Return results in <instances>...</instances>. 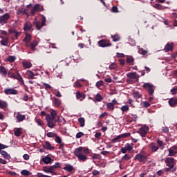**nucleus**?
Listing matches in <instances>:
<instances>
[{
	"label": "nucleus",
	"instance_id": "obj_22",
	"mask_svg": "<svg viewBox=\"0 0 177 177\" xmlns=\"http://www.w3.org/2000/svg\"><path fill=\"white\" fill-rule=\"evenodd\" d=\"M16 120H17L18 122H22V121H24V120H26V115H23L19 113L16 116Z\"/></svg>",
	"mask_w": 177,
	"mask_h": 177
},
{
	"label": "nucleus",
	"instance_id": "obj_36",
	"mask_svg": "<svg viewBox=\"0 0 177 177\" xmlns=\"http://www.w3.org/2000/svg\"><path fill=\"white\" fill-rule=\"evenodd\" d=\"M95 102H102V100H103V97L102 96V95H100V93H97L95 96Z\"/></svg>",
	"mask_w": 177,
	"mask_h": 177
},
{
	"label": "nucleus",
	"instance_id": "obj_53",
	"mask_svg": "<svg viewBox=\"0 0 177 177\" xmlns=\"http://www.w3.org/2000/svg\"><path fill=\"white\" fill-rule=\"evenodd\" d=\"M120 139H121V136L119 135L116 138L112 139L111 142H112V143H117V142H118V140H120Z\"/></svg>",
	"mask_w": 177,
	"mask_h": 177
},
{
	"label": "nucleus",
	"instance_id": "obj_30",
	"mask_svg": "<svg viewBox=\"0 0 177 177\" xmlns=\"http://www.w3.org/2000/svg\"><path fill=\"white\" fill-rule=\"evenodd\" d=\"M63 169H64V171H67L68 172H71L72 171H74V167L71 165H66V166L64 167Z\"/></svg>",
	"mask_w": 177,
	"mask_h": 177
},
{
	"label": "nucleus",
	"instance_id": "obj_59",
	"mask_svg": "<svg viewBox=\"0 0 177 177\" xmlns=\"http://www.w3.org/2000/svg\"><path fill=\"white\" fill-rule=\"evenodd\" d=\"M102 85H103V81H98L96 82V84H95L97 88H100V86H102Z\"/></svg>",
	"mask_w": 177,
	"mask_h": 177
},
{
	"label": "nucleus",
	"instance_id": "obj_20",
	"mask_svg": "<svg viewBox=\"0 0 177 177\" xmlns=\"http://www.w3.org/2000/svg\"><path fill=\"white\" fill-rule=\"evenodd\" d=\"M165 52H169L170 51H173L174 50V43H167L165 46Z\"/></svg>",
	"mask_w": 177,
	"mask_h": 177
},
{
	"label": "nucleus",
	"instance_id": "obj_1",
	"mask_svg": "<svg viewBox=\"0 0 177 177\" xmlns=\"http://www.w3.org/2000/svg\"><path fill=\"white\" fill-rule=\"evenodd\" d=\"M82 150H84V147H80L75 149L74 154L75 157H77L78 161L85 162L88 160V157L82 153Z\"/></svg>",
	"mask_w": 177,
	"mask_h": 177
},
{
	"label": "nucleus",
	"instance_id": "obj_61",
	"mask_svg": "<svg viewBox=\"0 0 177 177\" xmlns=\"http://www.w3.org/2000/svg\"><path fill=\"white\" fill-rule=\"evenodd\" d=\"M170 92L171 93L172 95H176V87H174L171 89Z\"/></svg>",
	"mask_w": 177,
	"mask_h": 177
},
{
	"label": "nucleus",
	"instance_id": "obj_60",
	"mask_svg": "<svg viewBox=\"0 0 177 177\" xmlns=\"http://www.w3.org/2000/svg\"><path fill=\"white\" fill-rule=\"evenodd\" d=\"M44 86H45V89H50L52 88L51 85L46 83H44Z\"/></svg>",
	"mask_w": 177,
	"mask_h": 177
},
{
	"label": "nucleus",
	"instance_id": "obj_47",
	"mask_svg": "<svg viewBox=\"0 0 177 177\" xmlns=\"http://www.w3.org/2000/svg\"><path fill=\"white\" fill-rule=\"evenodd\" d=\"M107 108L109 109V110H114V104L113 102H109L107 104Z\"/></svg>",
	"mask_w": 177,
	"mask_h": 177
},
{
	"label": "nucleus",
	"instance_id": "obj_17",
	"mask_svg": "<svg viewBox=\"0 0 177 177\" xmlns=\"http://www.w3.org/2000/svg\"><path fill=\"white\" fill-rule=\"evenodd\" d=\"M43 171L46 174H53V175H57L56 173L53 172V171H55V168L53 167V165L50 166V167H44Z\"/></svg>",
	"mask_w": 177,
	"mask_h": 177
},
{
	"label": "nucleus",
	"instance_id": "obj_26",
	"mask_svg": "<svg viewBox=\"0 0 177 177\" xmlns=\"http://www.w3.org/2000/svg\"><path fill=\"white\" fill-rule=\"evenodd\" d=\"M15 80H17L19 81L21 85H24V80H23V77L19 73V71H17V77H15Z\"/></svg>",
	"mask_w": 177,
	"mask_h": 177
},
{
	"label": "nucleus",
	"instance_id": "obj_3",
	"mask_svg": "<svg viewBox=\"0 0 177 177\" xmlns=\"http://www.w3.org/2000/svg\"><path fill=\"white\" fill-rule=\"evenodd\" d=\"M8 145H5L3 144H0V154L3 157V158H6V160H10L12 157L6 151L4 150V149H8Z\"/></svg>",
	"mask_w": 177,
	"mask_h": 177
},
{
	"label": "nucleus",
	"instance_id": "obj_18",
	"mask_svg": "<svg viewBox=\"0 0 177 177\" xmlns=\"http://www.w3.org/2000/svg\"><path fill=\"white\" fill-rule=\"evenodd\" d=\"M176 153H177V146L174 145L169 149L168 156L169 157H174V156H175V154H176Z\"/></svg>",
	"mask_w": 177,
	"mask_h": 177
},
{
	"label": "nucleus",
	"instance_id": "obj_48",
	"mask_svg": "<svg viewBox=\"0 0 177 177\" xmlns=\"http://www.w3.org/2000/svg\"><path fill=\"white\" fill-rule=\"evenodd\" d=\"M91 160H100V155L97 153H93L91 156Z\"/></svg>",
	"mask_w": 177,
	"mask_h": 177
},
{
	"label": "nucleus",
	"instance_id": "obj_5",
	"mask_svg": "<svg viewBox=\"0 0 177 177\" xmlns=\"http://www.w3.org/2000/svg\"><path fill=\"white\" fill-rule=\"evenodd\" d=\"M97 44L100 48H109L111 46V44L110 43V40L107 39H103L97 41Z\"/></svg>",
	"mask_w": 177,
	"mask_h": 177
},
{
	"label": "nucleus",
	"instance_id": "obj_6",
	"mask_svg": "<svg viewBox=\"0 0 177 177\" xmlns=\"http://www.w3.org/2000/svg\"><path fill=\"white\" fill-rule=\"evenodd\" d=\"M44 10V6H41L39 3L35 4L31 9L30 14L34 16L37 12H42Z\"/></svg>",
	"mask_w": 177,
	"mask_h": 177
},
{
	"label": "nucleus",
	"instance_id": "obj_51",
	"mask_svg": "<svg viewBox=\"0 0 177 177\" xmlns=\"http://www.w3.org/2000/svg\"><path fill=\"white\" fill-rule=\"evenodd\" d=\"M56 143L60 144L62 143V138H60V136H55V139Z\"/></svg>",
	"mask_w": 177,
	"mask_h": 177
},
{
	"label": "nucleus",
	"instance_id": "obj_64",
	"mask_svg": "<svg viewBox=\"0 0 177 177\" xmlns=\"http://www.w3.org/2000/svg\"><path fill=\"white\" fill-rule=\"evenodd\" d=\"M140 53H141V55H147V50H144L143 48H142L140 50Z\"/></svg>",
	"mask_w": 177,
	"mask_h": 177
},
{
	"label": "nucleus",
	"instance_id": "obj_56",
	"mask_svg": "<svg viewBox=\"0 0 177 177\" xmlns=\"http://www.w3.org/2000/svg\"><path fill=\"white\" fill-rule=\"evenodd\" d=\"M142 106H143L144 107H146V108L150 107V103H149V102H147V101H144V102H142Z\"/></svg>",
	"mask_w": 177,
	"mask_h": 177
},
{
	"label": "nucleus",
	"instance_id": "obj_39",
	"mask_svg": "<svg viewBox=\"0 0 177 177\" xmlns=\"http://www.w3.org/2000/svg\"><path fill=\"white\" fill-rule=\"evenodd\" d=\"M17 15H26V9L24 8H19L17 11Z\"/></svg>",
	"mask_w": 177,
	"mask_h": 177
},
{
	"label": "nucleus",
	"instance_id": "obj_50",
	"mask_svg": "<svg viewBox=\"0 0 177 177\" xmlns=\"http://www.w3.org/2000/svg\"><path fill=\"white\" fill-rule=\"evenodd\" d=\"M176 171V168L171 169V167H167L165 170V172H175Z\"/></svg>",
	"mask_w": 177,
	"mask_h": 177
},
{
	"label": "nucleus",
	"instance_id": "obj_63",
	"mask_svg": "<svg viewBox=\"0 0 177 177\" xmlns=\"http://www.w3.org/2000/svg\"><path fill=\"white\" fill-rule=\"evenodd\" d=\"M101 154L102 156H109L110 154V151H103L101 152Z\"/></svg>",
	"mask_w": 177,
	"mask_h": 177
},
{
	"label": "nucleus",
	"instance_id": "obj_42",
	"mask_svg": "<svg viewBox=\"0 0 177 177\" xmlns=\"http://www.w3.org/2000/svg\"><path fill=\"white\" fill-rule=\"evenodd\" d=\"M111 38L113 41V42H118L120 41V38L118 35H111Z\"/></svg>",
	"mask_w": 177,
	"mask_h": 177
},
{
	"label": "nucleus",
	"instance_id": "obj_7",
	"mask_svg": "<svg viewBox=\"0 0 177 177\" xmlns=\"http://www.w3.org/2000/svg\"><path fill=\"white\" fill-rule=\"evenodd\" d=\"M165 163L167 167H169L171 168V169L176 168L175 167V164H176V162H175V158H167L165 159Z\"/></svg>",
	"mask_w": 177,
	"mask_h": 177
},
{
	"label": "nucleus",
	"instance_id": "obj_28",
	"mask_svg": "<svg viewBox=\"0 0 177 177\" xmlns=\"http://www.w3.org/2000/svg\"><path fill=\"white\" fill-rule=\"evenodd\" d=\"M8 108V102L4 100H0V109L5 110V109Z\"/></svg>",
	"mask_w": 177,
	"mask_h": 177
},
{
	"label": "nucleus",
	"instance_id": "obj_38",
	"mask_svg": "<svg viewBox=\"0 0 177 177\" xmlns=\"http://www.w3.org/2000/svg\"><path fill=\"white\" fill-rule=\"evenodd\" d=\"M131 158H132V156L130 154H125L122 157V160H123V161H128V160H131Z\"/></svg>",
	"mask_w": 177,
	"mask_h": 177
},
{
	"label": "nucleus",
	"instance_id": "obj_15",
	"mask_svg": "<svg viewBox=\"0 0 177 177\" xmlns=\"http://www.w3.org/2000/svg\"><path fill=\"white\" fill-rule=\"evenodd\" d=\"M24 30L26 32H30L32 31V24L30 21H26L24 26Z\"/></svg>",
	"mask_w": 177,
	"mask_h": 177
},
{
	"label": "nucleus",
	"instance_id": "obj_49",
	"mask_svg": "<svg viewBox=\"0 0 177 177\" xmlns=\"http://www.w3.org/2000/svg\"><path fill=\"white\" fill-rule=\"evenodd\" d=\"M109 70H115V68H117V64L112 63L111 65H109Z\"/></svg>",
	"mask_w": 177,
	"mask_h": 177
},
{
	"label": "nucleus",
	"instance_id": "obj_41",
	"mask_svg": "<svg viewBox=\"0 0 177 177\" xmlns=\"http://www.w3.org/2000/svg\"><path fill=\"white\" fill-rule=\"evenodd\" d=\"M0 73H2L3 75H6L8 74V71H6V68L4 66H0Z\"/></svg>",
	"mask_w": 177,
	"mask_h": 177
},
{
	"label": "nucleus",
	"instance_id": "obj_27",
	"mask_svg": "<svg viewBox=\"0 0 177 177\" xmlns=\"http://www.w3.org/2000/svg\"><path fill=\"white\" fill-rule=\"evenodd\" d=\"M133 62H135V59L132 56H127V63L128 64H131V66H133Z\"/></svg>",
	"mask_w": 177,
	"mask_h": 177
},
{
	"label": "nucleus",
	"instance_id": "obj_54",
	"mask_svg": "<svg viewBox=\"0 0 177 177\" xmlns=\"http://www.w3.org/2000/svg\"><path fill=\"white\" fill-rule=\"evenodd\" d=\"M124 147H126V149L131 151L132 150V149H133V147H132V145H131V144L127 143L125 145Z\"/></svg>",
	"mask_w": 177,
	"mask_h": 177
},
{
	"label": "nucleus",
	"instance_id": "obj_44",
	"mask_svg": "<svg viewBox=\"0 0 177 177\" xmlns=\"http://www.w3.org/2000/svg\"><path fill=\"white\" fill-rule=\"evenodd\" d=\"M54 103H55L56 107H59V106H61V104H62V101H60V100H59L57 98H55Z\"/></svg>",
	"mask_w": 177,
	"mask_h": 177
},
{
	"label": "nucleus",
	"instance_id": "obj_62",
	"mask_svg": "<svg viewBox=\"0 0 177 177\" xmlns=\"http://www.w3.org/2000/svg\"><path fill=\"white\" fill-rule=\"evenodd\" d=\"M162 132H164L165 133H167V132H169V129H168V127H165L162 128Z\"/></svg>",
	"mask_w": 177,
	"mask_h": 177
},
{
	"label": "nucleus",
	"instance_id": "obj_14",
	"mask_svg": "<svg viewBox=\"0 0 177 177\" xmlns=\"http://www.w3.org/2000/svg\"><path fill=\"white\" fill-rule=\"evenodd\" d=\"M9 34L13 35L15 34V39H19V37L21 35V32H18L16 29L12 28L8 30Z\"/></svg>",
	"mask_w": 177,
	"mask_h": 177
},
{
	"label": "nucleus",
	"instance_id": "obj_24",
	"mask_svg": "<svg viewBox=\"0 0 177 177\" xmlns=\"http://www.w3.org/2000/svg\"><path fill=\"white\" fill-rule=\"evenodd\" d=\"M26 75L28 76V80H34V77H35L36 75L30 70H28L26 71Z\"/></svg>",
	"mask_w": 177,
	"mask_h": 177
},
{
	"label": "nucleus",
	"instance_id": "obj_19",
	"mask_svg": "<svg viewBox=\"0 0 177 177\" xmlns=\"http://www.w3.org/2000/svg\"><path fill=\"white\" fill-rule=\"evenodd\" d=\"M168 103L170 107H176L177 106V98L171 97L169 100Z\"/></svg>",
	"mask_w": 177,
	"mask_h": 177
},
{
	"label": "nucleus",
	"instance_id": "obj_34",
	"mask_svg": "<svg viewBox=\"0 0 177 177\" xmlns=\"http://www.w3.org/2000/svg\"><path fill=\"white\" fill-rule=\"evenodd\" d=\"M1 44L3 46H8V44H9V38L6 37L4 39H2L1 41Z\"/></svg>",
	"mask_w": 177,
	"mask_h": 177
},
{
	"label": "nucleus",
	"instance_id": "obj_45",
	"mask_svg": "<svg viewBox=\"0 0 177 177\" xmlns=\"http://www.w3.org/2000/svg\"><path fill=\"white\" fill-rule=\"evenodd\" d=\"M120 136L121 139H124L125 138H129V136H131V133H124Z\"/></svg>",
	"mask_w": 177,
	"mask_h": 177
},
{
	"label": "nucleus",
	"instance_id": "obj_35",
	"mask_svg": "<svg viewBox=\"0 0 177 177\" xmlns=\"http://www.w3.org/2000/svg\"><path fill=\"white\" fill-rule=\"evenodd\" d=\"M133 96L135 99H140V97H142V95L139 93V91H134L133 93Z\"/></svg>",
	"mask_w": 177,
	"mask_h": 177
},
{
	"label": "nucleus",
	"instance_id": "obj_31",
	"mask_svg": "<svg viewBox=\"0 0 177 177\" xmlns=\"http://www.w3.org/2000/svg\"><path fill=\"white\" fill-rule=\"evenodd\" d=\"M23 66L24 68H31V67H32V64H31V62H24Z\"/></svg>",
	"mask_w": 177,
	"mask_h": 177
},
{
	"label": "nucleus",
	"instance_id": "obj_11",
	"mask_svg": "<svg viewBox=\"0 0 177 177\" xmlns=\"http://www.w3.org/2000/svg\"><path fill=\"white\" fill-rule=\"evenodd\" d=\"M10 19V15L9 13H6L1 17H0V24L3 26V24H6L8 23V20Z\"/></svg>",
	"mask_w": 177,
	"mask_h": 177
},
{
	"label": "nucleus",
	"instance_id": "obj_13",
	"mask_svg": "<svg viewBox=\"0 0 177 177\" xmlns=\"http://www.w3.org/2000/svg\"><path fill=\"white\" fill-rule=\"evenodd\" d=\"M127 77L130 80H139L140 76L136 72H131L127 74Z\"/></svg>",
	"mask_w": 177,
	"mask_h": 177
},
{
	"label": "nucleus",
	"instance_id": "obj_23",
	"mask_svg": "<svg viewBox=\"0 0 177 177\" xmlns=\"http://www.w3.org/2000/svg\"><path fill=\"white\" fill-rule=\"evenodd\" d=\"M25 38L23 39V42L25 44H28V42H31V34L28 32L25 33Z\"/></svg>",
	"mask_w": 177,
	"mask_h": 177
},
{
	"label": "nucleus",
	"instance_id": "obj_32",
	"mask_svg": "<svg viewBox=\"0 0 177 177\" xmlns=\"http://www.w3.org/2000/svg\"><path fill=\"white\" fill-rule=\"evenodd\" d=\"M78 122H80V125L81 128H83V127H85V118H79Z\"/></svg>",
	"mask_w": 177,
	"mask_h": 177
},
{
	"label": "nucleus",
	"instance_id": "obj_43",
	"mask_svg": "<svg viewBox=\"0 0 177 177\" xmlns=\"http://www.w3.org/2000/svg\"><path fill=\"white\" fill-rule=\"evenodd\" d=\"M120 110H122V113H127V111H129V106L128 105L122 106Z\"/></svg>",
	"mask_w": 177,
	"mask_h": 177
},
{
	"label": "nucleus",
	"instance_id": "obj_2",
	"mask_svg": "<svg viewBox=\"0 0 177 177\" xmlns=\"http://www.w3.org/2000/svg\"><path fill=\"white\" fill-rule=\"evenodd\" d=\"M46 120L48 128H55L56 127V122H57L56 118H54L53 115H46Z\"/></svg>",
	"mask_w": 177,
	"mask_h": 177
},
{
	"label": "nucleus",
	"instance_id": "obj_55",
	"mask_svg": "<svg viewBox=\"0 0 177 177\" xmlns=\"http://www.w3.org/2000/svg\"><path fill=\"white\" fill-rule=\"evenodd\" d=\"M82 136H84V133L82 132H78L77 134H76V139H81V137Z\"/></svg>",
	"mask_w": 177,
	"mask_h": 177
},
{
	"label": "nucleus",
	"instance_id": "obj_8",
	"mask_svg": "<svg viewBox=\"0 0 177 177\" xmlns=\"http://www.w3.org/2000/svg\"><path fill=\"white\" fill-rule=\"evenodd\" d=\"M147 132H149V127L147 126H142L137 131V133H139L142 138H146Z\"/></svg>",
	"mask_w": 177,
	"mask_h": 177
},
{
	"label": "nucleus",
	"instance_id": "obj_40",
	"mask_svg": "<svg viewBox=\"0 0 177 177\" xmlns=\"http://www.w3.org/2000/svg\"><path fill=\"white\" fill-rule=\"evenodd\" d=\"M14 135L17 137L20 136V135H21V128H17L14 132Z\"/></svg>",
	"mask_w": 177,
	"mask_h": 177
},
{
	"label": "nucleus",
	"instance_id": "obj_33",
	"mask_svg": "<svg viewBox=\"0 0 177 177\" xmlns=\"http://www.w3.org/2000/svg\"><path fill=\"white\" fill-rule=\"evenodd\" d=\"M150 147H151V151H153V153H155V151H157V150L160 149V147L154 145L153 143L151 144Z\"/></svg>",
	"mask_w": 177,
	"mask_h": 177
},
{
	"label": "nucleus",
	"instance_id": "obj_29",
	"mask_svg": "<svg viewBox=\"0 0 177 177\" xmlns=\"http://www.w3.org/2000/svg\"><path fill=\"white\" fill-rule=\"evenodd\" d=\"M38 46V41L37 40H33L30 44V48L32 50H35V47Z\"/></svg>",
	"mask_w": 177,
	"mask_h": 177
},
{
	"label": "nucleus",
	"instance_id": "obj_46",
	"mask_svg": "<svg viewBox=\"0 0 177 177\" xmlns=\"http://www.w3.org/2000/svg\"><path fill=\"white\" fill-rule=\"evenodd\" d=\"M46 135H47L48 138H56L57 134L54 132H48V133H47Z\"/></svg>",
	"mask_w": 177,
	"mask_h": 177
},
{
	"label": "nucleus",
	"instance_id": "obj_16",
	"mask_svg": "<svg viewBox=\"0 0 177 177\" xmlns=\"http://www.w3.org/2000/svg\"><path fill=\"white\" fill-rule=\"evenodd\" d=\"M44 149H46V150H50V151L55 150V147L52 146V144L49 142V141H45L43 144Z\"/></svg>",
	"mask_w": 177,
	"mask_h": 177
},
{
	"label": "nucleus",
	"instance_id": "obj_12",
	"mask_svg": "<svg viewBox=\"0 0 177 177\" xmlns=\"http://www.w3.org/2000/svg\"><path fill=\"white\" fill-rule=\"evenodd\" d=\"M4 93L5 95H17L19 91L12 88H7L4 89Z\"/></svg>",
	"mask_w": 177,
	"mask_h": 177
},
{
	"label": "nucleus",
	"instance_id": "obj_4",
	"mask_svg": "<svg viewBox=\"0 0 177 177\" xmlns=\"http://www.w3.org/2000/svg\"><path fill=\"white\" fill-rule=\"evenodd\" d=\"M142 88H144V89H145L147 92H148L149 96H153L154 93V88H156L154 85L150 83H145L142 86Z\"/></svg>",
	"mask_w": 177,
	"mask_h": 177
},
{
	"label": "nucleus",
	"instance_id": "obj_37",
	"mask_svg": "<svg viewBox=\"0 0 177 177\" xmlns=\"http://www.w3.org/2000/svg\"><path fill=\"white\" fill-rule=\"evenodd\" d=\"M21 174L24 176H30V175H31V172H30L28 170H26L24 169L21 171Z\"/></svg>",
	"mask_w": 177,
	"mask_h": 177
},
{
	"label": "nucleus",
	"instance_id": "obj_52",
	"mask_svg": "<svg viewBox=\"0 0 177 177\" xmlns=\"http://www.w3.org/2000/svg\"><path fill=\"white\" fill-rule=\"evenodd\" d=\"M8 62H10V63H13V62H15V60H16V57L15 56H9L8 58Z\"/></svg>",
	"mask_w": 177,
	"mask_h": 177
},
{
	"label": "nucleus",
	"instance_id": "obj_58",
	"mask_svg": "<svg viewBox=\"0 0 177 177\" xmlns=\"http://www.w3.org/2000/svg\"><path fill=\"white\" fill-rule=\"evenodd\" d=\"M37 124H38V125H39L40 127H42V125H44V122H42V120L41 119H37L36 120Z\"/></svg>",
	"mask_w": 177,
	"mask_h": 177
},
{
	"label": "nucleus",
	"instance_id": "obj_25",
	"mask_svg": "<svg viewBox=\"0 0 177 177\" xmlns=\"http://www.w3.org/2000/svg\"><path fill=\"white\" fill-rule=\"evenodd\" d=\"M41 161H43V162H44V164H50L52 162L53 160H52V158L47 156H45L44 158H43L41 159Z\"/></svg>",
	"mask_w": 177,
	"mask_h": 177
},
{
	"label": "nucleus",
	"instance_id": "obj_21",
	"mask_svg": "<svg viewBox=\"0 0 177 177\" xmlns=\"http://www.w3.org/2000/svg\"><path fill=\"white\" fill-rule=\"evenodd\" d=\"M85 97H86V95L84 93H82L80 91L76 92V99H77V100L82 101L84 99H85Z\"/></svg>",
	"mask_w": 177,
	"mask_h": 177
},
{
	"label": "nucleus",
	"instance_id": "obj_9",
	"mask_svg": "<svg viewBox=\"0 0 177 177\" xmlns=\"http://www.w3.org/2000/svg\"><path fill=\"white\" fill-rule=\"evenodd\" d=\"M46 17L45 16H42L41 22V21H35L34 22L35 26H36L37 30H41V27L46 25Z\"/></svg>",
	"mask_w": 177,
	"mask_h": 177
},
{
	"label": "nucleus",
	"instance_id": "obj_10",
	"mask_svg": "<svg viewBox=\"0 0 177 177\" xmlns=\"http://www.w3.org/2000/svg\"><path fill=\"white\" fill-rule=\"evenodd\" d=\"M134 160H137L140 162H146L147 161V156H144L142 153H138L135 156Z\"/></svg>",
	"mask_w": 177,
	"mask_h": 177
},
{
	"label": "nucleus",
	"instance_id": "obj_57",
	"mask_svg": "<svg viewBox=\"0 0 177 177\" xmlns=\"http://www.w3.org/2000/svg\"><path fill=\"white\" fill-rule=\"evenodd\" d=\"M53 167H54V169H57V168H61V165L60 162H57L54 165H53Z\"/></svg>",
	"mask_w": 177,
	"mask_h": 177
}]
</instances>
